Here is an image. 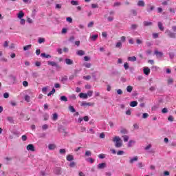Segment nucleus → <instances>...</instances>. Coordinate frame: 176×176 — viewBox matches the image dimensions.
<instances>
[{
    "mask_svg": "<svg viewBox=\"0 0 176 176\" xmlns=\"http://www.w3.org/2000/svg\"><path fill=\"white\" fill-rule=\"evenodd\" d=\"M76 54L78 56H85V51H83V50H78V51H77Z\"/></svg>",
    "mask_w": 176,
    "mask_h": 176,
    "instance_id": "nucleus-26",
    "label": "nucleus"
},
{
    "mask_svg": "<svg viewBox=\"0 0 176 176\" xmlns=\"http://www.w3.org/2000/svg\"><path fill=\"white\" fill-rule=\"evenodd\" d=\"M143 72L146 75H149L151 74V69L149 67H144Z\"/></svg>",
    "mask_w": 176,
    "mask_h": 176,
    "instance_id": "nucleus-8",
    "label": "nucleus"
},
{
    "mask_svg": "<svg viewBox=\"0 0 176 176\" xmlns=\"http://www.w3.org/2000/svg\"><path fill=\"white\" fill-rule=\"evenodd\" d=\"M67 151H65V148H60V150H59V153L60 154V155H65V153H66Z\"/></svg>",
    "mask_w": 176,
    "mask_h": 176,
    "instance_id": "nucleus-35",
    "label": "nucleus"
},
{
    "mask_svg": "<svg viewBox=\"0 0 176 176\" xmlns=\"http://www.w3.org/2000/svg\"><path fill=\"white\" fill-rule=\"evenodd\" d=\"M52 119H53V120H57V119H58V114H57V113H54L53 114Z\"/></svg>",
    "mask_w": 176,
    "mask_h": 176,
    "instance_id": "nucleus-34",
    "label": "nucleus"
},
{
    "mask_svg": "<svg viewBox=\"0 0 176 176\" xmlns=\"http://www.w3.org/2000/svg\"><path fill=\"white\" fill-rule=\"evenodd\" d=\"M66 160H67V162H72V160H74V155H67Z\"/></svg>",
    "mask_w": 176,
    "mask_h": 176,
    "instance_id": "nucleus-17",
    "label": "nucleus"
},
{
    "mask_svg": "<svg viewBox=\"0 0 176 176\" xmlns=\"http://www.w3.org/2000/svg\"><path fill=\"white\" fill-rule=\"evenodd\" d=\"M162 113H167V112H168V110L167 109V108H164L162 110Z\"/></svg>",
    "mask_w": 176,
    "mask_h": 176,
    "instance_id": "nucleus-60",
    "label": "nucleus"
},
{
    "mask_svg": "<svg viewBox=\"0 0 176 176\" xmlns=\"http://www.w3.org/2000/svg\"><path fill=\"white\" fill-rule=\"evenodd\" d=\"M7 120H8V122H10V123H14V120H13L12 117H8Z\"/></svg>",
    "mask_w": 176,
    "mask_h": 176,
    "instance_id": "nucleus-43",
    "label": "nucleus"
},
{
    "mask_svg": "<svg viewBox=\"0 0 176 176\" xmlns=\"http://www.w3.org/2000/svg\"><path fill=\"white\" fill-rule=\"evenodd\" d=\"M45 43V38H38V43Z\"/></svg>",
    "mask_w": 176,
    "mask_h": 176,
    "instance_id": "nucleus-50",
    "label": "nucleus"
},
{
    "mask_svg": "<svg viewBox=\"0 0 176 176\" xmlns=\"http://www.w3.org/2000/svg\"><path fill=\"white\" fill-rule=\"evenodd\" d=\"M36 12H38V11L35 8L32 10V17H35V14H36Z\"/></svg>",
    "mask_w": 176,
    "mask_h": 176,
    "instance_id": "nucleus-46",
    "label": "nucleus"
},
{
    "mask_svg": "<svg viewBox=\"0 0 176 176\" xmlns=\"http://www.w3.org/2000/svg\"><path fill=\"white\" fill-rule=\"evenodd\" d=\"M126 91H128V93H131L133 91V87H131V85H129L126 87Z\"/></svg>",
    "mask_w": 176,
    "mask_h": 176,
    "instance_id": "nucleus-31",
    "label": "nucleus"
},
{
    "mask_svg": "<svg viewBox=\"0 0 176 176\" xmlns=\"http://www.w3.org/2000/svg\"><path fill=\"white\" fill-rule=\"evenodd\" d=\"M98 38V34H94L91 36V41H96Z\"/></svg>",
    "mask_w": 176,
    "mask_h": 176,
    "instance_id": "nucleus-32",
    "label": "nucleus"
},
{
    "mask_svg": "<svg viewBox=\"0 0 176 176\" xmlns=\"http://www.w3.org/2000/svg\"><path fill=\"white\" fill-rule=\"evenodd\" d=\"M54 87L55 89H60V87H61V85L59 83H55Z\"/></svg>",
    "mask_w": 176,
    "mask_h": 176,
    "instance_id": "nucleus-56",
    "label": "nucleus"
},
{
    "mask_svg": "<svg viewBox=\"0 0 176 176\" xmlns=\"http://www.w3.org/2000/svg\"><path fill=\"white\" fill-rule=\"evenodd\" d=\"M99 159H105V155L104 154H100L98 155Z\"/></svg>",
    "mask_w": 176,
    "mask_h": 176,
    "instance_id": "nucleus-61",
    "label": "nucleus"
},
{
    "mask_svg": "<svg viewBox=\"0 0 176 176\" xmlns=\"http://www.w3.org/2000/svg\"><path fill=\"white\" fill-rule=\"evenodd\" d=\"M87 95V97H91L93 96V91H88Z\"/></svg>",
    "mask_w": 176,
    "mask_h": 176,
    "instance_id": "nucleus-47",
    "label": "nucleus"
},
{
    "mask_svg": "<svg viewBox=\"0 0 176 176\" xmlns=\"http://www.w3.org/2000/svg\"><path fill=\"white\" fill-rule=\"evenodd\" d=\"M54 174H56V175H61V167H55L54 168Z\"/></svg>",
    "mask_w": 176,
    "mask_h": 176,
    "instance_id": "nucleus-4",
    "label": "nucleus"
},
{
    "mask_svg": "<svg viewBox=\"0 0 176 176\" xmlns=\"http://www.w3.org/2000/svg\"><path fill=\"white\" fill-rule=\"evenodd\" d=\"M75 166H76V164L74 162H72L69 164V167L74 168V167H75Z\"/></svg>",
    "mask_w": 176,
    "mask_h": 176,
    "instance_id": "nucleus-54",
    "label": "nucleus"
},
{
    "mask_svg": "<svg viewBox=\"0 0 176 176\" xmlns=\"http://www.w3.org/2000/svg\"><path fill=\"white\" fill-rule=\"evenodd\" d=\"M60 101H64L65 102H67L68 101V98L65 96H60Z\"/></svg>",
    "mask_w": 176,
    "mask_h": 176,
    "instance_id": "nucleus-27",
    "label": "nucleus"
},
{
    "mask_svg": "<svg viewBox=\"0 0 176 176\" xmlns=\"http://www.w3.org/2000/svg\"><path fill=\"white\" fill-rule=\"evenodd\" d=\"M122 46H123V44L120 41L118 42L116 45V47H117V49H122Z\"/></svg>",
    "mask_w": 176,
    "mask_h": 176,
    "instance_id": "nucleus-24",
    "label": "nucleus"
},
{
    "mask_svg": "<svg viewBox=\"0 0 176 176\" xmlns=\"http://www.w3.org/2000/svg\"><path fill=\"white\" fill-rule=\"evenodd\" d=\"M38 76H39V74H38V72H33L32 73V77L33 78H38Z\"/></svg>",
    "mask_w": 176,
    "mask_h": 176,
    "instance_id": "nucleus-49",
    "label": "nucleus"
},
{
    "mask_svg": "<svg viewBox=\"0 0 176 176\" xmlns=\"http://www.w3.org/2000/svg\"><path fill=\"white\" fill-rule=\"evenodd\" d=\"M85 156H91V151H87L85 152Z\"/></svg>",
    "mask_w": 176,
    "mask_h": 176,
    "instance_id": "nucleus-52",
    "label": "nucleus"
},
{
    "mask_svg": "<svg viewBox=\"0 0 176 176\" xmlns=\"http://www.w3.org/2000/svg\"><path fill=\"white\" fill-rule=\"evenodd\" d=\"M18 19H23L24 17V12L23 11H20L19 13L17 14Z\"/></svg>",
    "mask_w": 176,
    "mask_h": 176,
    "instance_id": "nucleus-21",
    "label": "nucleus"
},
{
    "mask_svg": "<svg viewBox=\"0 0 176 176\" xmlns=\"http://www.w3.org/2000/svg\"><path fill=\"white\" fill-rule=\"evenodd\" d=\"M138 156H135L133 158L129 160V163L131 164H133V163H134V162H138Z\"/></svg>",
    "mask_w": 176,
    "mask_h": 176,
    "instance_id": "nucleus-16",
    "label": "nucleus"
},
{
    "mask_svg": "<svg viewBox=\"0 0 176 176\" xmlns=\"http://www.w3.org/2000/svg\"><path fill=\"white\" fill-rule=\"evenodd\" d=\"M82 66L85 67V68H91V63H83Z\"/></svg>",
    "mask_w": 176,
    "mask_h": 176,
    "instance_id": "nucleus-25",
    "label": "nucleus"
},
{
    "mask_svg": "<svg viewBox=\"0 0 176 176\" xmlns=\"http://www.w3.org/2000/svg\"><path fill=\"white\" fill-rule=\"evenodd\" d=\"M66 21H68V23H72V18L71 17L66 18Z\"/></svg>",
    "mask_w": 176,
    "mask_h": 176,
    "instance_id": "nucleus-62",
    "label": "nucleus"
},
{
    "mask_svg": "<svg viewBox=\"0 0 176 176\" xmlns=\"http://www.w3.org/2000/svg\"><path fill=\"white\" fill-rule=\"evenodd\" d=\"M121 134H129V131L126 129H122L120 130Z\"/></svg>",
    "mask_w": 176,
    "mask_h": 176,
    "instance_id": "nucleus-29",
    "label": "nucleus"
},
{
    "mask_svg": "<svg viewBox=\"0 0 176 176\" xmlns=\"http://www.w3.org/2000/svg\"><path fill=\"white\" fill-rule=\"evenodd\" d=\"M47 64L51 67H56V69H61V66L54 61H48Z\"/></svg>",
    "mask_w": 176,
    "mask_h": 176,
    "instance_id": "nucleus-2",
    "label": "nucleus"
},
{
    "mask_svg": "<svg viewBox=\"0 0 176 176\" xmlns=\"http://www.w3.org/2000/svg\"><path fill=\"white\" fill-rule=\"evenodd\" d=\"M154 54H155L157 58H162V57H163V52L157 50L155 51Z\"/></svg>",
    "mask_w": 176,
    "mask_h": 176,
    "instance_id": "nucleus-7",
    "label": "nucleus"
},
{
    "mask_svg": "<svg viewBox=\"0 0 176 176\" xmlns=\"http://www.w3.org/2000/svg\"><path fill=\"white\" fill-rule=\"evenodd\" d=\"M158 28L160 31H164V27H163V23H162V22H158Z\"/></svg>",
    "mask_w": 176,
    "mask_h": 176,
    "instance_id": "nucleus-23",
    "label": "nucleus"
},
{
    "mask_svg": "<svg viewBox=\"0 0 176 176\" xmlns=\"http://www.w3.org/2000/svg\"><path fill=\"white\" fill-rule=\"evenodd\" d=\"M61 4H56L55 9H58V10H60V9H61Z\"/></svg>",
    "mask_w": 176,
    "mask_h": 176,
    "instance_id": "nucleus-51",
    "label": "nucleus"
},
{
    "mask_svg": "<svg viewBox=\"0 0 176 176\" xmlns=\"http://www.w3.org/2000/svg\"><path fill=\"white\" fill-rule=\"evenodd\" d=\"M148 116H149V114H148L147 113H143L142 118L143 119H146Z\"/></svg>",
    "mask_w": 176,
    "mask_h": 176,
    "instance_id": "nucleus-53",
    "label": "nucleus"
},
{
    "mask_svg": "<svg viewBox=\"0 0 176 176\" xmlns=\"http://www.w3.org/2000/svg\"><path fill=\"white\" fill-rule=\"evenodd\" d=\"M56 93V89L54 88L52 89V90L47 94L48 97H50L52 94H54Z\"/></svg>",
    "mask_w": 176,
    "mask_h": 176,
    "instance_id": "nucleus-37",
    "label": "nucleus"
},
{
    "mask_svg": "<svg viewBox=\"0 0 176 176\" xmlns=\"http://www.w3.org/2000/svg\"><path fill=\"white\" fill-rule=\"evenodd\" d=\"M93 25H94V22L91 21L88 23L87 27H88V28H91L93 27Z\"/></svg>",
    "mask_w": 176,
    "mask_h": 176,
    "instance_id": "nucleus-44",
    "label": "nucleus"
},
{
    "mask_svg": "<svg viewBox=\"0 0 176 176\" xmlns=\"http://www.w3.org/2000/svg\"><path fill=\"white\" fill-rule=\"evenodd\" d=\"M124 151H118V152H117V155H118V156H122V155H124Z\"/></svg>",
    "mask_w": 176,
    "mask_h": 176,
    "instance_id": "nucleus-45",
    "label": "nucleus"
},
{
    "mask_svg": "<svg viewBox=\"0 0 176 176\" xmlns=\"http://www.w3.org/2000/svg\"><path fill=\"white\" fill-rule=\"evenodd\" d=\"M91 107V103L83 102L81 103V107Z\"/></svg>",
    "mask_w": 176,
    "mask_h": 176,
    "instance_id": "nucleus-22",
    "label": "nucleus"
},
{
    "mask_svg": "<svg viewBox=\"0 0 176 176\" xmlns=\"http://www.w3.org/2000/svg\"><path fill=\"white\" fill-rule=\"evenodd\" d=\"M131 13H132V14H133L134 16H137V10H131Z\"/></svg>",
    "mask_w": 176,
    "mask_h": 176,
    "instance_id": "nucleus-57",
    "label": "nucleus"
},
{
    "mask_svg": "<svg viewBox=\"0 0 176 176\" xmlns=\"http://www.w3.org/2000/svg\"><path fill=\"white\" fill-rule=\"evenodd\" d=\"M80 98H84L85 100L87 99V94L80 93L79 94Z\"/></svg>",
    "mask_w": 176,
    "mask_h": 176,
    "instance_id": "nucleus-14",
    "label": "nucleus"
},
{
    "mask_svg": "<svg viewBox=\"0 0 176 176\" xmlns=\"http://www.w3.org/2000/svg\"><path fill=\"white\" fill-rule=\"evenodd\" d=\"M165 34H167V35H168V36H169V38H176V34L171 32L169 30H166L165 32Z\"/></svg>",
    "mask_w": 176,
    "mask_h": 176,
    "instance_id": "nucleus-3",
    "label": "nucleus"
},
{
    "mask_svg": "<svg viewBox=\"0 0 176 176\" xmlns=\"http://www.w3.org/2000/svg\"><path fill=\"white\" fill-rule=\"evenodd\" d=\"M32 47V45H25L23 47V50L27 52V50H30V49Z\"/></svg>",
    "mask_w": 176,
    "mask_h": 176,
    "instance_id": "nucleus-28",
    "label": "nucleus"
},
{
    "mask_svg": "<svg viewBox=\"0 0 176 176\" xmlns=\"http://www.w3.org/2000/svg\"><path fill=\"white\" fill-rule=\"evenodd\" d=\"M71 5H73V6H78L79 5V1H75V0H72L70 1Z\"/></svg>",
    "mask_w": 176,
    "mask_h": 176,
    "instance_id": "nucleus-18",
    "label": "nucleus"
},
{
    "mask_svg": "<svg viewBox=\"0 0 176 176\" xmlns=\"http://www.w3.org/2000/svg\"><path fill=\"white\" fill-rule=\"evenodd\" d=\"M27 150L31 152H35V146L32 144H30L27 146Z\"/></svg>",
    "mask_w": 176,
    "mask_h": 176,
    "instance_id": "nucleus-5",
    "label": "nucleus"
},
{
    "mask_svg": "<svg viewBox=\"0 0 176 176\" xmlns=\"http://www.w3.org/2000/svg\"><path fill=\"white\" fill-rule=\"evenodd\" d=\"M30 100H31V97H30V96L28 95L25 96V101H27V102H30Z\"/></svg>",
    "mask_w": 176,
    "mask_h": 176,
    "instance_id": "nucleus-36",
    "label": "nucleus"
},
{
    "mask_svg": "<svg viewBox=\"0 0 176 176\" xmlns=\"http://www.w3.org/2000/svg\"><path fill=\"white\" fill-rule=\"evenodd\" d=\"M129 105L132 108H134V107H137L138 105V102H137V101H132V102H130Z\"/></svg>",
    "mask_w": 176,
    "mask_h": 176,
    "instance_id": "nucleus-13",
    "label": "nucleus"
},
{
    "mask_svg": "<svg viewBox=\"0 0 176 176\" xmlns=\"http://www.w3.org/2000/svg\"><path fill=\"white\" fill-rule=\"evenodd\" d=\"M22 141H27V135H22Z\"/></svg>",
    "mask_w": 176,
    "mask_h": 176,
    "instance_id": "nucleus-63",
    "label": "nucleus"
},
{
    "mask_svg": "<svg viewBox=\"0 0 176 176\" xmlns=\"http://www.w3.org/2000/svg\"><path fill=\"white\" fill-rule=\"evenodd\" d=\"M134 144H135V140H129L128 143V148H131Z\"/></svg>",
    "mask_w": 176,
    "mask_h": 176,
    "instance_id": "nucleus-19",
    "label": "nucleus"
},
{
    "mask_svg": "<svg viewBox=\"0 0 176 176\" xmlns=\"http://www.w3.org/2000/svg\"><path fill=\"white\" fill-rule=\"evenodd\" d=\"M20 24L24 25V24H25V20L24 19H21Z\"/></svg>",
    "mask_w": 176,
    "mask_h": 176,
    "instance_id": "nucleus-58",
    "label": "nucleus"
},
{
    "mask_svg": "<svg viewBox=\"0 0 176 176\" xmlns=\"http://www.w3.org/2000/svg\"><path fill=\"white\" fill-rule=\"evenodd\" d=\"M128 61H131L132 63H134V61H137V57L135 56H129L127 58Z\"/></svg>",
    "mask_w": 176,
    "mask_h": 176,
    "instance_id": "nucleus-15",
    "label": "nucleus"
},
{
    "mask_svg": "<svg viewBox=\"0 0 176 176\" xmlns=\"http://www.w3.org/2000/svg\"><path fill=\"white\" fill-rule=\"evenodd\" d=\"M65 63L67 65H72V64H74V60L69 59V58H66L65 60Z\"/></svg>",
    "mask_w": 176,
    "mask_h": 176,
    "instance_id": "nucleus-10",
    "label": "nucleus"
},
{
    "mask_svg": "<svg viewBox=\"0 0 176 176\" xmlns=\"http://www.w3.org/2000/svg\"><path fill=\"white\" fill-rule=\"evenodd\" d=\"M122 138H124V142H127V141H129L130 138L128 135H122Z\"/></svg>",
    "mask_w": 176,
    "mask_h": 176,
    "instance_id": "nucleus-33",
    "label": "nucleus"
},
{
    "mask_svg": "<svg viewBox=\"0 0 176 176\" xmlns=\"http://www.w3.org/2000/svg\"><path fill=\"white\" fill-rule=\"evenodd\" d=\"M113 142H116V144H115L116 148H122V146H123V142L119 138V136H116L113 139Z\"/></svg>",
    "mask_w": 176,
    "mask_h": 176,
    "instance_id": "nucleus-1",
    "label": "nucleus"
},
{
    "mask_svg": "<svg viewBox=\"0 0 176 176\" xmlns=\"http://www.w3.org/2000/svg\"><path fill=\"white\" fill-rule=\"evenodd\" d=\"M69 111H70V112H72L73 113L74 112H76V110L75 109L74 106H69Z\"/></svg>",
    "mask_w": 176,
    "mask_h": 176,
    "instance_id": "nucleus-30",
    "label": "nucleus"
},
{
    "mask_svg": "<svg viewBox=\"0 0 176 176\" xmlns=\"http://www.w3.org/2000/svg\"><path fill=\"white\" fill-rule=\"evenodd\" d=\"M122 6V3L120 1H117L113 4L114 8H116L117 6Z\"/></svg>",
    "mask_w": 176,
    "mask_h": 176,
    "instance_id": "nucleus-39",
    "label": "nucleus"
},
{
    "mask_svg": "<svg viewBox=\"0 0 176 176\" xmlns=\"http://www.w3.org/2000/svg\"><path fill=\"white\" fill-rule=\"evenodd\" d=\"M124 67L125 68L126 70L129 69V63L127 62L124 63Z\"/></svg>",
    "mask_w": 176,
    "mask_h": 176,
    "instance_id": "nucleus-48",
    "label": "nucleus"
},
{
    "mask_svg": "<svg viewBox=\"0 0 176 176\" xmlns=\"http://www.w3.org/2000/svg\"><path fill=\"white\" fill-rule=\"evenodd\" d=\"M43 130H47L49 129V126L47 124H44L42 126Z\"/></svg>",
    "mask_w": 176,
    "mask_h": 176,
    "instance_id": "nucleus-55",
    "label": "nucleus"
},
{
    "mask_svg": "<svg viewBox=\"0 0 176 176\" xmlns=\"http://www.w3.org/2000/svg\"><path fill=\"white\" fill-rule=\"evenodd\" d=\"M86 161L89 162V163H91V164H93V163H94V159H93V158H87Z\"/></svg>",
    "mask_w": 176,
    "mask_h": 176,
    "instance_id": "nucleus-41",
    "label": "nucleus"
},
{
    "mask_svg": "<svg viewBox=\"0 0 176 176\" xmlns=\"http://www.w3.org/2000/svg\"><path fill=\"white\" fill-rule=\"evenodd\" d=\"M55 148H56V144H50L48 145V149L50 151H54Z\"/></svg>",
    "mask_w": 176,
    "mask_h": 176,
    "instance_id": "nucleus-12",
    "label": "nucleus"
},
{
    "mask_svg": "<svg viewBox=\"0 0 176 176\" xmlns=\"http://www.w3.org/2000/svg\"><path fill=\"white\" fill-rule=\"evenodd\" d=\"M136 28H138V25H137V24H132L131 25V30H135Z\"/></svg>",
    "mask_w": 176,
    "mask_h": 176,
    "instance_id": "nucleus-40",
    "label": "nucleus"
},
{
    "mask_svg": "<svg viewBox=\"0 0 176 176\" xmlns=\"http://www.w3.org/2000/svg\"><path fill=\"white\" fill-rule=\"evenodd\" d=\"M105 167H107L106 163H101L97 166L98 170H104V168H105Z\"/></svg>",
    "mask_w": 176,
    "mask_h": 176,
    "instance_id": "nucleus-6",
    "label": "nucleus"
},
{
    "mask_svg": "<svg viewBox=\"0 0 176 176\" xmlns=\"http://www.w3.org/2000/svg\"><path fill=\"white\" fill-rule=\"evenodd\" d=\"M108 21H113V16H109L107 18Z\"/></svg>",
    "mask_w": 176,
    "mask_h": 176,
    "instance_id": "nucleus-64",
    "label": "nucleus"
},
{
    "mask_svg": "<svg viewBox=\"0 0 176 176\" xmlns=\"http://www.w3.org/2000/svg\"><path fill=\"white\" fill-rule=\"evenodd\" d=\"M41 57H44L45 58H52V55L46 54L45 53H42Z\"/></svg>",
    "mask_w": 176,
    "mask_h": 176,
    "instance_id": "nucleus-20",
    "label": "nucleus"
},
{
    "mask_svg": "<svg viewBox=\"0 0 176 176\" xmlns=\"http://www.w3.org/2000/svg\"><path fill=\"white\" fill-rule=\"evenodd\" d=\"M3 98H9V93H7V92L4 93L3 94Z\"/></svg>",
    "mask_w": 176,
    "mask_h": 176,
    "instance_id": "nucleus-59",
    "label": "nucleus"
},
{
    "mask_svg": "<svg viewBox=\"0 0 176 176\" xmlns=\"http://www.w3.org/2000/svg\"><path fill=\"white\" fill-rule=\"evenodd\" d=\"M138 6H140V8H144V6H145V1H144V0H139L138 1Z\"/></svg>",
    "mask_w": 176,
    "mask_h": 176,
    "instance_id": "nucleus-9",
    "label": "nucleus"
},
{
    "mask_svg": "<svg viewBox=\"0 0 176 176\" xmlns=\"http://www.w3.org/2000/svg\"><path fill=\"white\" fill-rule=\"evenodd\" d=\"M149 8H147V12H148V13H151V12H152V10H153V9H155V6H149Z\"/></svg>",
    "mask_w": 176,
    "mask_h": 176,
    "instance_id": "nucleus-38",
    "label": "nucleus"
},
{
    "mask_svg": "<svg viewBox=\"0 0 176 176\" xmlns=\"http://www.w3.org/2000/svg\"><path fill=\"white\" fill-rule=\"evenodd\" d=\"M83 79H85V80H90V79H91V76L88 75V76H83Z\"/></svg>",
    "mask_w": 176,
    "mask_h": 176,
    "instance_id": "nucleus-42",
    "label": "nucleus"
},
{
    "mask_svg": "<svg viewBox=\"0 0 176 176\" xmlns=\"http://www.w3.org/2000/svg\"><path fill=\"white\" fill-rule=\"evenodd\" d=\"M153 23L152 22H149L148 21H145L143 22V25L144 27H151V25H153Z\"/></svg>",
    "mask_w": 176,
    "mask_h": 176,
    "instance_id": "nucleus-11",
    "label": "nucleus"
}]
</instances>
